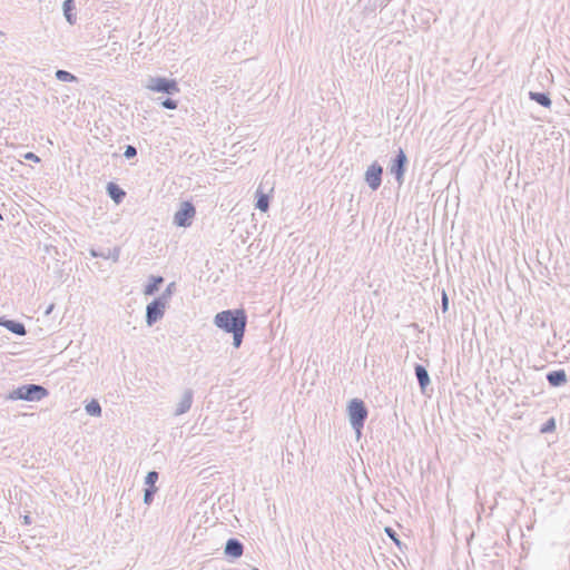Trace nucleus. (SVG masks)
<instances>
[{
	"label": "nucleus",
	"mask_w": 570,
	"mask_h": 570,
	"mask_svg": "<svg viewBox=\"0 0 570 570\" xmlns=\"http://www.w3.org/2000/svg\"><path fill=\"white\" fill-rule=\"evenodd\" d=\"M402 181H403V180H401V179H397V183H399V187L401 186Z\"/></svg>",
	"instance_id": "35"
},
{
	"label": "nucleus",
	"mask_w": 570,
	"mask_h": 570,
	"mask_svg": "<svg viewBox=\"0 0 570 570\" xmlns=\"http://www.w3.org/2000/svg\"><path fill=\"white\" fill-rule=\"evenodd\" d=\"M166 309V304L161 302V298H155L146 307V323L148 326H153L160 318H163Z\"/></svg>",
	"instance_id": "8"
},
{
	"label": "nucleus",
	"mask_w": 570,
	"mask_h": 570,
	"mask_svg": "<svg viewBox=\"0 0 570 570\" xmlns=\"http://www.w3.org/2000/svg\"><path fill=\"white\" fill-rule=\"evenodd\" d=\"M367 184H368V187L372 189V190H376L380 188L381 186V183L382 180H366Z\"/></svg>",
	"instance_id": "30"
},
{
	"label": "nucleus",
	"mask_w": 570,
	"mask_h": 570,
	"mask_svg": "<svg viewBox=\"0 0 570 570\" xmlns=\"http://www.w3.org/2000/svg\"><path fill=\"white\" fill-rule=\"evenodd\" d=\"M384 532L399 548H401V541L399 539L396 531L393 528L385 527Z\"/></svg>",
	"instance_id": "25"
},
{
	"label": "nucleus",
	"mask_w": 570,
	"mask_h": 570,
	"mask_svg": "<svg viewBox=\"0 0 570 570\" xmlns=\"http://www.w3.org/2000/svg\"><path fill=\"white\" fill-rule=\"evenodd\" d=\"M157 488H146L144 490V503L150 505L154 501V497L157 492Z\"/></svg>",
	"instance_id": "23"
},
{
	"label": "nucleus",
	"mask_w": 570,
	"mask_h": 570,
	"mask_svg": "<svg viewBox=\"0 0 570 570\" xmlns=\"http://www.w3.org/2000/svg\"><path fill=\"white\" fill-rule=\"evenodd\" d=\"M193 399H194L193 390H190V389L185 390L181 395L180 401L177 404V407H176L174 414L176 416H178V415H181V414H185L186 412H188L191 407Z\"/></svg>",
	"instance_id": "10"
},
{
	"label": "nucleus",
	"mask_w": 570,
	"mask_h": 570,
	"mask_svg": "<svg viewBox=\"0 0 570 570\" xmlns=\"http://www.w3.org/2000/svg\"><path fill=\"white\" fill-rule=\"evenodd\" d=\"M63 16L70 24H75L77 17L75 14L76 3L75 0H65L62 3Z\"/></svg>",
	"instance_id": "16"
},
{
	"label": "nucleus",
	"mask_w": 570,
	"mask_h": 570,
	"mask_svg": "<svg viewBox=\"0 0 570 570\" xmlns=\"http://www.w3.org/2000/svg\"><path fill=\"white\" fill-rule=\"evenodd\" d=\"M24 158L26 159H29V160H35V161H39V158L37 155H35L33 153L29 151L24 155Z\"/></svg>",
	"instance_id": "31"
},
{
	"label": "nucleus",
	"mask_w": 570,
	"mask_h": 570,
	"mask_svg": "<svg viewBox=\"0 0 570 570\" xmlns=\"http://www.w3.org/2000/svg\"><path fill=\"white\" fill-rule=\"evenodd\" d=\"M108 196L118 205L126 197V191L116 183L109 181L106 187Z\"/></svg>",
	"instance_id": "14"
},
{
	"label": "nucleus",
	"mask_w": 570,
	"mask_h": 570,
	"mask_svg": "<svg viewBox=\"0 0 570 570\" xmlns=\"http://www.w3.org/2000/svg\"><path fill=\"white\" fill-rule=\"evenodd\" d=\"M196 216V208L190 200H183L174 215V224L178 227H189Z\"/></svg>",
	"instance_id": "6"
},
{
	"label": "nucleus",
	"mask_w": 570,
	"mask_h": 570,
	"mask_svg": "<svg viewBox=\"0 0 570 570\" xmlns=\"http://www.w3.org/2000/svg\"><path fill=\"white\" fill-rule=\"evenodd\" d=\"M136 155H137V148L135 146L127 145L125 147V151H124L125 158L131 159V158L136 157Z\"/></svg>",
	"instance_id": "28"
},
{
	"label": "nucleus",
	"mask_w": 570,
	"mask_h": 570,
	"mask_svg": "<svg viewBox=\"0 0 570 570\" xmlns=\"http://www.w3.org/2000/svg\"><path fill=\"white\" fill-rule=\"evenodd\" d=\"M90 255L92 257H101L105 259H112L117 262L119 259L120 249L118 247L107 248V249H90Z\"/></svg>",
	"instance_id": "13"
},
{
	"label": "nucleus",
	"mask_w": 570,
	"mask_h": 570,
	"mask_svg": "<svg viewBox=\"0 0 570 570\" xmlns=\"http://www.w3.org/2000/svg\"><path fill=\"white\" fill-rule=\"evenodd\" d=\"M49 394L48 390L39 384H23L9 393L8 400H23L28 402H37Z\"/></svg>",
	"instance_id": "2"
},
{
	"label": "nucleus",
	"mask_w": 570,
	"mask_h": 570,
	"mask_svg": "<svg viewBox=\"0 0 570 570\" xmlns=\"http://www.w3.org/2000/svg\"><path fill=\"white\" fill-rule=\"evenodd\" d=\"M274 180H261L255 190V208L262 213L269 209L271 199L274 197Z\"/></svg>",
	"instance_id": "4"
},
{
	"label": "nucleus",
	"mask_w": 570,
	"mask_h": 570,
	"mask_svg": "<svg viewBox=\"0 0 570 570\" xmlns=\"http://www.w3.org/2000/svg\"><path fill=\"white\" fill-rule=\"evenodd\" d=\"M146 88L151 91L163 92L166 95H175L180 91L175 79H168L165 77H149Z\"/></svg>",
	"instance_id": "5"
},
{
	"label": "nucleus",
	"mask_w": 570,
	"mask_h": 570,
	"mask_svg": "<svg viewBox=\"0 0 570 570\" xmlns=\"http://www.w3.org/2000/svg\"><path fill=\"white\" fill-rule=\"evenodd\" d=\"M174 289H175V283L173 282L167 285L166 289L163 292V294L158 298H161V302L167 304V301L173 295Z\"/></svg>",
	"instance_id": "26"
},
{
	"label": "nucleus",
	"mask_w": 570,
	"mask_h": 570,
	"mask_svg": "<svg viewBox=\"0 0 570 570\" xmlns=\"http://www.w3.org/2000/svg\"><path fill=\"white\" fill-rule=\"evenodd\" d=\"M554 430H556V420L553 417H550L549 420H547V422H544L540 428L541 433H550V432H553Z\"/></svg>",
	"instance_id": "24"
},
{
	"label": "nucleus",
	"mask_w": 570,
	"mask_h": 570,
	"mask_svg": "<svg viewBox=\"0 0 570 570\" xmlns=\"http://www.w3.org/2000/svg\"><path fill=\"white\" fill-rule=\"evenodd\" d=\"M449 308V298L445 291L442 292V311L446 312Z\"/></svg>",
	"instance_id": "29"
},
{
	"label": "nucleus",
	"mask_w": 570,
	"mask_h": 570,
	"mask_svg": "<svg viewBox=\"0 0 570 570\" xmlns=\"http://www.w3.org/2000/svg\"><path fill=\"white\" fill-rule=\"evenodd\" d=\"M55 77L62 82H78L77 76L63 69H58L55 72Z\"/></svg>",
	"instance_id": "20"
},
{
	"label": "nucleus",
	"mask_w": 570,
	"mask_h": 570,
	"mask_svg": "<svg viewBox=\"0 0 570 570\" xmlns=\"http://www.w3.org/2000/svg\"><path fill=\"white\" fill-rule=\"evenodd\" d=\"M214 324L218 328L233 335V346L240 347L247 326V314L243 308L225 309L217 313Z\"/></svg>",
	"instance_id": "1"
},
{
	"label": "nucleus",
	"mask_w": 570,
	"mask_h": 570,
	"mask_svg": "<svg viewBox=\"0 0 570 570\" xmlns=\"http://www.w3.org/2000/svg\"><path fill=\"white\" fill-rule=\"evenodd\" d=\"M160 105L166 109L174 110L177 108L178 102L171 98H166L160 102Z\"/></svg>",
	"instance_id": "27"
},
{
	"label": "nucleus",
	"mask_w": 570,
	"mask_h": 570,
	"mask_svg": "<svg viewBox=\"0 0 570 570\" xmlns=\"http://www.w3.org/2000/svg\"><path fill=\"white\" fill-rule=\"evenodd\" d=\"M253 570H259L258 568H253Z\"/></svg>",
	"instance_id": "36"
},
{
	"label": "nucleus",
	"mask_w": 570,
	"mask_h": 570,
	"mask_svg": "<svg viewBox=\"0 0 570 570\" xmlns=\"http://www.w3.org/2000/svg\"><path fill=\"white\" fill-rule=\"evenodd\" d=\"M53 309V304H51L47 311H46V315H49L51 313V311Z\"/></svg>",
	"instance_id": "33"
},
{
	"label": "nucleus",
	"mask_w": 570,
	"mask_h": 570,
	"mask_svg": "<svg viewBox=\"0 0 570 570\" xmlns=\"http://www.w3.org/2000/svg\"><path fill=\"white\" fill-rule=\"evenodd\" d=\"M18 166L23 167L24 165L21 161H18Z\"/></svg>",
	"instance_id": "34"
},
{
	"label": "nucleus",
	"mask_w": 570,
	"mask_h": 570,
	"mask_svg": "<svg viewBox=\"0 0 570 570\" xmlns=\"http://www.w3.org/2000/svg\"><path fill=\"white\" fill-rule=\"evenodd\" d=\"M546 377L548 383L553 387H559L567 383V373L562 368L550 371Z\"/></svg>",
	"instance_id": "12"
},
{
	"label": "nucleus",
	"mask_w": 570,
	"mask_h": 570,
	"mask_svg": "<svg viewBox=\"0 0 570 570\" xmlns=\"http://www.w3.org/2000/svg\"><path fill=\"white\" fill-rule=\"evenodd\" d=\"M415 376L419 383V386L422 392L430 385L431 380L428 370L422 364H415L414 366Z\"/></svg>",
	"instance_id": "11"
},
{
	"label": "nucleus",
	"mask_w": 570,
	"mask_h": 570,
	"mask_svg": "<svg viewBox=\"0 0 570 570\" xmlns=\"http://www.w3.org/2000/svg\"><path fill=\"white\" fill-rule=\"evenodd\" d=\"M407 165V157L403 149H399L396 155L390 160L387 169L389 174L394 178H403Z\"/></svg>",
	"instance_id": "7"
},
{
	"label": "nucleus",
	"mask_w": 570,
	"mask_h": 570,
	"mask_svg": "<svg viewBox=\"0 0 570 570\" xmlns=\"http://www.w3.org/2000/svg\"><path fill=\"white\" fill-rule=\"evenodd\" d=\"M529 98L544 108H550L552 105L548 92L530 91Z\"/></svg>",
	"instance_id": "17"
},
{
	"label": "nucleus",
	"mask_w": 570,
	"mask_h": 570,
	"mask_svg": "<svg viewBox=\"0 0 570 570\" xmlns=\"http://www.w3.org/2000/svg\"><path fill=\"white\" fill-rule=\"evenodd\" d=\"M23 523H24V524H30V523H31V519H30V517H29V515H26V517L23 518Z\"/></svg>",
	"instance_id": "32"
},
{
	"label": "nucleus",
	"mask_w": 570,
	"mask_h": 570,
	"mask_svg": "<svg viewBox=\"0 0 570 570\" xmlns=\"http://www.w3.org/2000/svg\"><path fill=\"white\" fill-rule=\"evenodd\" d=\"M0 325L4 326L8 331L16 335L22 336L27 333L24 324L14 320L2 318Z\"/></svg>",
	"instance_id": "15"
},
{
	"label": "nucleus",
	"mask_w": 570,
	"mask_h": 570,
	"mask_svg": "<svg viewBox=\"0 0 570 570\" xmlns=\"http://www.w3.org/2000/svg\"><path fill=\"white\" fill-rule=\"evenodd\" d=\"M224 553L233 559L240 558L244 553V544L236 538L226 541Z\"/></svg>",
	"instance_id": "9"
},
{
	"label": "nucleus",
	"mask_w": 570,
	"mask_h": 570,
	"mask_svg": "<svg viewBox=\"0 0 570 570\" xmlns=\"http://www.w3.org/2000/svg\"><path fill=\"white\" fill-rule=\"evenodd\" d=\"M383 167L377 161H374L365 171L364 178H382Z\"/></svg>",
	"instance_id": "19"
},
{
	"label": "nucleus",
	"mask_w": 570,
	"mask_h": 570,
	"mask_svg": "<svg viewBox=\"0 0 570 570\" xmlns=\"http://www.w3.org/2000/svg\"><path fill=\"white\" fill-rule=\"evenodd\" d=\"M347 414L352 429L360 435L368 415L364 401L352 399L347 405Z\"/></svg>",
	"instance_id": "3"
},
{
	"label": "nucleus",
	"mask_w": 570,
	"mask_h": 570,
	"mask_svg": "<svg viewBox=\"0 0 570 570\" xmlns=\"http://www.w3.org/2000/svg\"><path fill=\"white\" fill-rule=\"evenodd\" d=\"M164 283L163 276H150L148 284L145 286L144 293L145 295H154L158 292L160 285Z\"/></svg>",
	"instance_id": "18"
},
{
	"label": "nucleus",
	"mask_w": 570,
	"mask_h": 570,
	"mask_svg": "<svg viewBox=\"0 0 570 570\" xmlns=\"http://www.w3.org/2000/svg\"><path fill=\"white\" fill-rule=\"evenodd\" d=\"M85 409H86L87 414H89L91 416H99L101 414V406H100L99 402L96 400H91L86 405Z\"/></svg>",
	"instance_id": "21"
},
{
	"label": "nucleus",
	"mask_w": 570,
	"mask_h": 570,
	"mask_svg": "<svg viewBox=\"0 0 570 570\" xmlns=\"http://www.w3.org/2000/svg\"><path fill=\"white\" fill-rule=\"evenodd\" d=\"M159 479V474L157 471H149L145 476V484L147 488H157L155 484Z\"/></svg>",
	"instance_id": "22"
}]
</instances>
